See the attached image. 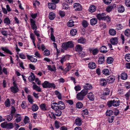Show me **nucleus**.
<instances>
[{
    "instance_id": "nucleus-1",
    "label": "nucleus",
    "mask_w": 130,
    "mask_h": 130,
    "mask_svg": "<svg viewBox=\"0 0 130 130\" xmlns=\"http://www.w3.org/2000/svg\"><path fill=\"white\" fill-rule=\"evenodd\" d=\"M119 100L114 99L113 100L109 101L108 102L107 105L108 107H110L112 106L116 107L118 106L120 103Z\"/></svg>"
},
{
    "instance_id": "nucleus-2",
    "label": "nucleus",
    "mask_w": 130,
    "mask_h": 130,
    "mask_svg": "<svg viewBox=\"0 0 130 130\" xmlns=\"http://www.w3.org/2000/svg\"><path fill=\"white\" fill-rule=\"evenodd\" d=\"M42 86L44 88H51L53 89L55 88V85L53 83H51L47 81H45L42 84Z\"/></svg>"
},
{
    "instance_id": "nucleus-3",
    "label": "nucleus",
    "mask_w": 130,
    "mask_h": 130,
    "mask_svg": "<svg viewBox=\"0 0 130 130\" xmlns=\"http://www.w3.org/2000/svg\"><path fill=\"white\" fill-rule=\"evenodd\" d=\"M74 44L72 41H69L63 43L62 45V47L64 50H67L69 48H72Z\"/></svg>"
},
{
    "instance_id": "nucleus-4",
    "label": "nucleus",
    "mask_w": 130,
    "mask_h": 130,
    "mask_svg": "<svg viewBox=\"0 0 130 130\" xmlns=\"http://www.w3.org/2000/svg\"><path fill=\"white\" fill-rule=\"evenodd\" d=\"M57 106L58 109L61 110H63L65 108L64 104L61 101H59L58 102V105H57Z\"/></svg>"
},
{
    "instance_id": "nucleus-5",
    "label": "nucleus",
    "mask_w": 130,
    "mask_h": 130,
    "mask_svg": "<svg viewBox=\"0 0 130 130\" xmlns=\"http://www.w3.org/2000/svg\"><path fill=\"white\" fill-rule=\"evenodd\" d=\"M69 58V56L68 55L63 56L60 58L59 61L62 64H63L64 62H65L67 60H68Z\"/></svg>"
},
{
    "instance_id": "nucleus-6",
    "label": "nucleus",
    "mask_w": 130,
    "mask_h": 130,
    "mask_svg": "<svg viewBox=\"0 0 130 130\" xmlns=\"http://www.w3.org/2000/svg\"><path fill=\"white\" fill-rule=\"evenodd\" d=\"M6 9L3 7H2V8L3 12L5 14H7L8 12H10L11 11V9L9 5H6Z\"/></svg>"
},
{
    "instance_id": "nucleus-7",
    "label": "nucleus",
    "mask_w": 130,
    "mask_h": 130,
    "mask_svg": "<svg viewBox=\"0 0 130 130\" xmlns=\"http://www.w3.org/2000/svg\"><path fill=\"white\" fill-rule=\"evenodd\" d=\"M73 7L76 10L79 11L81 10L82 9L81 5L78 3H75L74 4Z\"/></svg>"
},
{
    "instance_id": "nucleus-8",
    "label": "nucleus",
    "mask_w": 130,
    "mask_h": 130,
    "mask_svg": "<svg viewBox=\"0 0 130 130\" xmlns=\"http://www.w3.org/2000/svg\"><path fill=\"white\" fill-rule=\"evenodd\" d=\"M89 49L90 52L94 55H96L99 52V50L97 48H89Z\"/></svg>"
},
{
    "instance_id": "nucleus-9",
    "label": "nucleus",
    "mask_w": 130,
    "mask_h": 130,
    "mask_svg": "<svg viewBox=\"0 0 130 130\" xmlns=\"http://www.w3.org/2000/svg\"><path fill=\"white\" fill-rule=\"evenodd\" d=\"M30 21L31 23V28L33 30H37V26L35 24V21L32 19H30Z\"/></svg>"
},
{
    "instance_id": "nucleus-10",
    "label": "nucleus",
    "mask_w": 130,
    "mask_h": 130,
    "mask_svg": "<svg viewBox=\"0 0 130 130\" xmlns=\"http://www.w3.org/2000/svg\"><path fill=\"white\" fill-rule=\"evenodd\" d=\"M105 15L106 14L105 13H102L97 14L96 17L99 20H104V17Z\"/></svg>"
},
{
    "instance_id": "nucleus-11",
    "label": "nucleus",
    "mask_w": 130,
    "mask_h": 130,
    "mask_svg": "<svg viewBox=\"0 0 130 130\" xmlns=\"http://www.w3.org/2000/svg\"><path fill=\"white\" fill-rule=\"evenodd\" d=\"M27 57L28 59L30 60L32 62H36L37 61V59L33 57L32 56L27 55Z\"/></svg>"
},
{
    "instance_id": "nucleus-12",
    "label": "nucleus",
    "mask_w": 130,
    "mask_h": 130,
    "mask_svg": "<svg viewBox=\"0 0 130 130\" xmlns=\"http://www.w3.org/2000/svg\"><path fill=\"white\" fill-rule=\"evenodd\" d=\"M14 117L15 119V120L16 122H19L21 121L22 117L20 115L18 114H15Z\"/></svg>"
},
{
    "instance_id": "nucleus-13",
    "label": "nucleus",
    "mask_w": 130,
    "mask_h": 130,
    "mask_svg": "<svg viewBox=\"0 0 130 130\" xmlns=\"http://www.w3.org/2000/svg\"><path fill=\"white\" fill-rule=\"evenodd\" d=\"M116 7V4H111L107 7L106 11L108 12H109L113 8H115Z\"/></svg>"
},
{
    "instance_id": "nucleus-14",
    "label": "nucleus",
    "mask_w": 130,
    "mask_h": 130,
    "mask_svg": "<svg viewBox=\"0 0 130 130\" xmlns=\"http://www.w3.org/2000/svg\"><path fill=\"white\" fill-rule=\"evenodd\" d=\"M87 97L89 100L91 101H93L94 100V95L92 92L89 93L87 95Z\"/></svg>"
},
{
    "instance_id": "nucleus-15",
    "label": "nucleus",
    "mask_w": 130,
    "mask_h": 130,
    "mask_svg": "<svg viewBox=\"0 0 130 130\" xmlns=\"http://www.w3.org/2000/svg\"><path fill=\"white\" fill-rule=\"evenodd\" d=\"M1 49L3 51H4L5 52L8 54L11 55L13 54L12 52L6 47H1Z\"/></svg>"
},
{
    "instance_id": "nucleus-16",
    "label": "nucleus",
    "mask_w": 130,
    "mask_h": 130,
    "mask_svg": "<svg viewBox=\"0 0 130 130\" xmlns=\"http://www.w3.org/2000/svg\"><path fill=\"white\" fill-rule=\"evenodd\" d=\"M97 7L94 5H91L89 7V11L91 13L94 12L96 10Z\"/></svg>"
},
{
    "instance_id": "nucleus-17",
    "label": "nucleus",
    "mask_w": 130,
    "mask_h": 130,
    "mask_svg": "<svg viewBox=\"0 0 130 130\" xmlns=\"http://www.w3.org/2000/svg\"><path fill=\"white\" fill-rule=\"evenodd\" d=\"M104 59L105 57L104 56L102 55L100 56L98 60L99 63L100 64L103 63L104 61Z\"/></svg>"
},
{
    "instance_id": "nucleus-18",
    "label": "nucleus",
    "mask_w": 130,
    "mask_h": 130,
    "mask_svg": "<svg viewBox=\"0 0 130 130\" xmlns=\"http://www.w3.org/2000/svg\"><path fill=\"white\" fill-rule=\"evenodd\" d=\"M84 97L81 93H78L76 95V98L79 100H82Z\"/></svg>"
},
{
    "instance_id": "nucleus-19",
    "label": "nucleus",
    "mask_w": 130,
    "mask_h": 130,
    "mask_svg": "<svg viewBox=\"0 0 130 130\" xmlns=\"http://www.w3.org/2000/svg\"><path fill=\"white\" fill-rule=\"evenodd\" d=\"M118 10L119 12L122 13L125 11V8L123 5H119L118 7Z\"/></svg>"
},
{
    "instance_id": "nucleus-20",
    "label": "nucleus",
    "mask_w": 130,
    "mask_h": 130,
    "mask_svg": "<svg viewBox=\"0 0 130 130\" xmlns=\"http://www.w3.org/2000/svg\"><path fill=\"white\" fill-rule=\"evenodd\" d=\"M115 78L113 76H110L108 77L107 81L109 83H111L113 82L115 80Z\"/></svg>"
},
{
    "instance_id": "nucleus-21",
    "label": "nucleus",
    "mask_w": 130,
    "mask_h": 130,
    "mask_svg": "<svg viewBox=\"0 0 130 130\" xmlns=\"http://www.w3.org/2000/svg\"><path fill=\"white\" fill-rule=\"evenodd\" d=\"M97 19L95 18H93L90 20V24L92 25H95L97 22Z\"/></svg>"
},
{
    "instance_id": "nucleus-22",
    "label": "nucleus",
    "mask_w": 130,
    "mask_h": 130,
    "mask_svg": "<svg viewBox=\"0 0 130 130\" xmlns=\"http://www.w3.org/2000/svg\"><path fill=\"white\" fill-rule=\"evenodd\" d=\"M48 6L49 8L52 10H54L56 8V5L53 3H48Z\"/></svg>"
},
{
    "instance_id": "nucleus-23",
    "label": "nucleus",
    "mask_w": 130,
    "mask_h": 130,
    "mask_svg": "<svg viewBox=\"0 0 130 130\" xmlns=\"http://www.w3.org/2000/svg\"><path fill=\"white\" fill-rule=\"evenodd\" d=\"M89 68L91 69H93L96 68L95 64V63L91 62L88 64Z\"/></svg>"
},
{
    "instance_id": "nucleus-24",
    "label": "nucleus",
    "mask_w": 130,
    "mask_h": 130,
    "mask_svg": "<svg viewBox=\"0 0 130 130\" xmlns=\"http://www.w3.org/2000/svg\"><path fill=\"white\" fill-rule=\"evenodd\" d=\"M111 43L113 45L117 44L118 42V40L117 38H114L111 39L110 40Z\"/></svg>"
},
{
    "instance_id": "nucleus-25",
    "label": "nucleus",
    "mask_w": 130,
    "mask_h": 130,
    "mask_svg": "<svg viewBox=\"0 0 130 130\" xmlns=\"http://www.w3.org/2000/svg\"><path fill=\"white\" fill-rule=\"evenodd\" d=\"M40 109L42 110L45 111L47 110V107L45 104L42 103L41 104L40 106Z\"/></svg>"
},
{
    "instance_id": "nucleus-26",
    "label": "nucleus",
    "mask_w": 130,
    "mask_h": 130,
    "mask_svg": "<svg viewBox=\"0 0 130 130\" xmlns=\"http://www.w3.org/2000/svg\"><path fill=\"white\" fill-rule=\"evenodd\" d=\"M100 50L101 52L105 53L107 52V47L105 46H102L100 48Z\"/></svg>"
},
{
    "instance_id": "nucleus-27",
    "label": "nucleus",
    "mask_w": 130,
    "mask_h": 130,
    "mask_svg": "<svg viewBox=\"0 0 130 130\" xmlns=\"http://www.w3.org/2000/svg\"><path fill=\"white\" fill-rule=\"evenodd\" d=\"M55 14L53 12H50L49 13L48 18L50 20H53L55 18Z\"/></svg>"
},
{
    "instance_id": "nucleus-28",
    "label": "nucleus",
    "mask_w": 130,
    "mask_h": 130,
    "mask_svg": "<svg viewBox=\"0 0 130 130\" xmlns=\"http://www.w3.org/2000/svg\"><path fill=\"white\" fill-rule=\"evenodd\" d=\"M35 76L33 73H31V74L29 77L28 79L30 82H31L34 80L35 79Z\"/></svg>"
},
{
    "instance_id": "nucleus-29",
    "label": "nucleus",
    "mask_w": 130,
    "mask_h": 130,
    "mask_svg": "<svg viewBox=\"0 0 130 130\" xmlns=\"http://www.w3.org/2000/svg\"><path fill=\"white\" fill-rule=\"evenodd\" d=\"M116 31L113 29H111L109 30V34L111 36H114L116 34Z\"/></svg>"
},
{
    "instance_id": "nucleus-30",
    "label": "nucleus",
    "mask_w": 130,
    "mask_h": 130,
    "mask_svg": "<svg viewBox=\"0 0 130 130\" xmlns=\"http://www.w3.org/2000/svg\"><path fill=\"white\" fill-rule=\"evenodd\" d=\"M107 84L106 81V80L104 78L101 79L100 85L102 86H105Z\"/></svg>"
},
{
    "instance_id": "nucleus-31",
    "label": "nucleus",
    "mask_w": 130,
    "mask_h": 130,
    "mask_svg": "<svg viewBox=\"0 0 130 130\" xmlns=\"http://www.w3.org/2000/svg\"><path fill=\"white\" fill-rule=\"evenodd\" d=\"M10 89L11 91L14 93L17 92L19 90L18 87H11Z\"/></svg>"
},
{
    "instance_id": "nucleus-32",
    "label": "nucleus",
    "mask_w": 130,
    "mask_h": 130,
    "mask_svg": "<svg viewBox=\"0 0 130 130\" xmlns=\"http://www.w3.org/2000/svg\"><path fill=\"white\" fill-rule=\"evenodd\" d=\"M47 68L49 70L55 72L56 68L55 67L50 65H47Z\"/></svg>"
},
{
    "instance_id": "nucleus-33",
    "label": "nucleus",
    "mask_w": 130,
    "mask_h": 130,
    "mask_svg": "<svg viewBox=\"0 0 130 130\" xmlns=\"http://www.w3.org/2000/svg\"><path fill=\"white\" fill-rule=\"evenodd\" d=\"M102 73L105 75H108L110 74V72L109 70L107 69H105L102 71Z\"/></svg>"
},
{
    "instance_id": "nucleus-34",
    "label": "nucleus",
    "mask_w": 130,
    "mask_h": 130,
    "mask_svg": "<svg viewBox=\"0 0 130 130\" xmlns=\"http://www.w3.org/2000/svg\"><path fill=\"white\" fill-rule=\"evenodd\" d=\"M127 77V74L125 73H123L121 74V78L122 80H125L126 79Z\"/></svg>"
},
{
    "instance_id": "nucleus-35",
    "label": "nucleus",
    "mask_w": 130,
    "mask_h": 130,
    "mask_svg": "<svg viewBox=\"0 0 130 130\" xmlns=\"http://www.w3.org/2000/svg\"><path fill=\"white\" fill-rule=\"evenodd\" d=\"M31 108L32 111H35L38 110L39 107L37 104H34L32 106Z\"/></svg>"
},
{
    "instance_id": "nucleus-36",
    "label": "nucleus",
    "mask_w": 130,
    "mask_h": 130,
    "mask_svg": "<svg viewBox=\"0 0 130 130\" xmlns=\"http://www.w3.org/2000/svg\"><path fill=\"white\" fill-rule=\"evenodd\" d=\"M76 51L78 52L82 51L83 50V48L81 46L79 45H77L75 47Z\"/></svg>"
},
{
    "instance_id": "nucleus-37",
    "label": "nucleus",
    "mask_w": 130,
    "mask_h": 130,
    "mask_svg": "<svg viewBox=\"0 0 130 130\" xmlns=\"http://www.w3.org/2000/svg\"><path fill=\"white\" fill-rule=\"evenodd\" d=\"M84 87L85 89H87V90L88 89H91L92 88V87L91 85L88 83L86 84L84 86Z\"/></svg>"
},
{
    "instance_id": "nucleus-38",
    "label": "nucleus",
    "mask_w": 130,
    "mask_h": 130,
    "mask_svg": "<svg viewBox=\"0 0 130 130\" xmlns=\"http://www.w3.org/2000/svg\"><path fill=\"white\" fill-rule=\"evenodd\" d=\"M86 41V40L85 38L81 37H80V39L77 40L78 43L82 44L84 43Z\"/></svg>"
},
{
    "instance_id": "nucleus-39",
    "label": "nucleus",
    "mask_w": 130,
    "mask_h": 130,
    "mask_svg": "<svg viewBox=\"0 0 130 130\" xmlns=\"http://www.w3.org/2000/svg\"><path fill=\"white\" fill-rule=\"evenodd\" d=\"M113 61V58L111 57H108L107 59V63L109 64L112 63Z\"/></svg>"
},
{
    "instance_id": "nucleus-40",
    "label": "nucleus",
    "mask_w": 130,
    "mask_h": 130,
    "mask_svg": "<svg viewBox=\"0 0 130 130\" xmlns=\"http://www.w3.org/2000/svg\"><path fill=\"white\" fill-rule=\"evenodd\" d=\"M32 88L36 90L38 92L41 91V89L40 87L36 85H34L32 86Z\"/></svg>"
},
{
    "instance_id": "nucleus-41",
    "label": "nucleus",
    "mask_w": 130,
    "mask_h": 130,
    "mask_svg": "<svg viewBox=\"0 0 130 130\" xmlns=\"http://www.w3.org/2000/svg\"><path fill=\"white\" fill-rule=\"evenodd\" d=\"M76 124L78 126H80L81 124V120L80 119L77 118L75 121Z\"/></svg>"
},
{
    "instance_id": "nucleus-42",
    "label": "nucleus",
    "mask_w": 130,
    "mask_h": 130,
    "mask_svg": "<svg viewBox=\"0 0 130 130\" xmlns=\"http://www.w3.org/2000/svg\"><path fill=\"white\" fill-rule=\"evenodd\" d=\"M55 93L58 99L59 100H61L62 99V97L61 93L58 91L56 90L55 91Z\"/></svg>"
},
{
    "instance_id": "nucleus-43",
    "label": "nucleus",
    "mask_w": 130,
    "mask_h": 130,
    "mask_svg": "<svg viewBox=\"0 0 130 130\" xmlns=\"http://www.w3.org/2000/svg\"><path fill=\"white\" fill-rule=\"evenodd\" d=\"M70 32L71 35L74 36L76 35L77 33V30L75 29H73L71 30Z\"/></svg>"
},
{
    "instance_id": "nucleus-44",
    "label": "nucleus",
    "mask_w": 130,
    "mask_h": 130,
    "mask_svg": "<svg viewBox=\"0 0 130 130\" xmlns=\"http://www.w3.org/2000/svg\"><path fill=\"white\" fill-rule=\"evenodd\" d=\"M88 92V90L84 88L80 92V93L84 96L87 94Z\"/></svg>"
},
{
    "instance_id": "nucleus-45",
    "label": "nucleus",
    "mask_w": 130,
    "mask_h": 130,
    "mask_svg": "<svg viewBox=\"0 0 130 130\" xmlns=\"http://www.w3.org/2000/svg\"><path fill=\"white\" fill-rule=\"evenodd\" d=\"M4 23L7 24L8 25L10 23V21L9 18L8 17L5 18L4 20Z\"/></svg>"
},
{
    "instance_id": "nucleus-46",
    "label": "nucleus",
    "mask_w": 130,
    "mask_h": 130,
    "mask_svg": "<svg viewBox=\"0 0 130 130\" xmlns=\"http://www.w3.org/2000/svg\"><path fill=\"white\" fill-rule=\"evenodd\" d=\"M76 107L78 108H81L83 106V104L80 102H78L76 104Z\"/></svg>"
},
{
    "instance_id": "nucleus-47",
    "label": "nucleus",
    "mask_w": 130,
    "mask_h": 130,
    "mask_svg": "<svg viewBox=\"0 0 130 130\" xmlns=\"http://www.w3.org/2000/svg\"><path fill=\"white\" fill-rule=\"evenodd\" d=\"M62 9L65 10L68 9L69 8L68 5L66 3H63L62 4Z\"/></svg>"
},
{
    "instance_id": "nucleus-48",
    "label": "nucleus",
    "mask_w": 130,
    "mask_h": 130,
    "mask_svg": "<svg viewBox=\"0 0 130 130\" xmlns=\"http://www.w3.org/2000/svg\"><path fill=\"white\" fill-rule=\"evenodd\" d=\"M74 26V22L72 20H70L68 23V26L70 27H72Z\"/></svg>"
},
{
    "instance_id": "nucleus-49",
    "label": "nucleus",
    "mask_w": 130,
    "mask_h": 130,
    "mask_svg": "<svg viewBox=\"0 0 130 130\" xmlns=\"http://www.w3.org/2000/svg\"><path fill=\"white\" fill-rule=\"evenodd\" d=\"M50 54V51L47 49L45 50L43 53V55L45 56H48Z\"/></svg>"
},
{
    "instance_id": "nucleus-50",
    "label": "nucleus",
    "mask_w": 130,
    "mask_h": 130,
    "mask_svg": "<svg viewBox=\"0 0 130 130\" xmlns=\"http://www.w3.org/2000/svg\"><path fill=\"white\" fill-rule=\"evenodd\" d=\"M109 89L108 88H106L104 89L103 92V94L104 95H107L109 94Z\"/></svg>"
},
{
    "instance_id": "nucleus-51",
    "label": "nucleus",
    "mask_w": 130,
    "mask_h": 130,
    "mask_svg": "<svg viewBox=\"0 0 130 130\" xmlns=\"http://www.w3.org/2000/svg\"><path fill=\"white\" fill-rule=\"evenodd\" d=\"M27 99L29 102L31 104H32L34 102L33 98L30 95L27 96Z\"/></svg>"
},
{
    "instance_id": "nucleus-52",
    "label": "nucleus",
    "mask_w": 130,
    "mask_h": 130,
    "mask_svg": "<svg viewBox=\"0 0 130 130\" xmlns=\"http://www.w3.org/2000/svg\"><path fill=\"white\" fill-rule=\"evenodd\" d=\"M82 24L84 27L86 28L88 26V24L87 21L84 20L82 22Z\"/></svg>"
},
{
    "instance_id": "nucleus-53",
    "label": "nucleus",
    "mask_w": 130,
    "mask_h": 130,
    "mask_svg": "<svg viewBox=\"0 0 130 130\" xmlns=\"http://www.w3.org/2000/svg\"><path fill=\"white\" fill-rule=\"evenodd\" d=\"M29 121V119L28 117L25 116L24 120V122L25 124H27Z\"/></svg>"
},
{
    "instance_id": "nucleus-54",
    "label": "nucleus",
    "mask_w": 130,
    "mask_h": 130,
    "mask_svg": "<svg viewBox=\"0 0 130 130\" xmlns=\"http://www.w3.org/2000/svg\"><path fill=\"white\" fill-rule=\"evenodd\" d=\"M125 59L126 61L128 62L130 61V54H128L126 55Z\"/></svg>"
},
{
    "instance_id": "nucleus-55",
    "label": "nucleus",
    "mask_w": 130,
    "mask_h": 130,
    "mask_svg": "<svg viewBox=\"0 0 130 130\" xmlns=\"http://www.w3.org/2000/svg\"><path fill=\"white\" fill-rule=\"evenodd\" d=\"M14 125L12 123H7V128L10 129L14 127Z\"/></svg>"
},
{
    "instance_id": "nucleus-56",
    "label": "nucleus",
    "mask_w": 130,
    "mask_h": 130,
    "mask_svg": "<svg viewBox=\"0 0 130 130\" xmlns=\"http://www.w3.org/2000/svg\"><path fill=\"white\" fill-rule=\"evenodd\" d=\"M21 106L23 109H25L27 107V104L26 102L25 101L22 102L21 104Z\"/></svg>"
},
{
    "instance_id": "nucleus-57",
    "label": "nucleus",
    "mask_w": 130,
    "mask_h": 130,
    "mask_svg": "<svg viewBox=\"0 0 130 130\" xmlns=\"http://www.w3.org/2000/svg\"><path fill=\"white\" fill-rule=\"evenodd\" d=\"M55 127L57 129H58L60 127V123L57 121H55L54 123Z\"/></svg>"
},
{
    "instance_id": "nucleus-58",
    "label": "nucleus",
    "mask_w": 130,
    "mask_h": 130,
    "mask_svg": "<svg viewBox=\"0 0 130 130\" xmlns=\"http://www.w3.org/2000/svg\"><path fill=\"white\" fill-rule=\"evenodd\" d=\"M113 112V111L111 110H107L106 112V115L107 116H109L112 115Z\"/></svg>"
},
{
    "instance_id": "nucleus-59",
    "label": "nucleus",
    "mask_w": 130,
    "mask_h": 130,
    "mask_svg": "<svg viewBox=\"0 0 130 130\" xmlns=\"http://www.w3.org/2000/svg\"><path fill=\"white\" fill-rule=\"evenodd\" d=\"M35 56L37 58H40L41 57V56L38 52L36 51L34 54Z\"/></svg>"
},
{
    "instance_id": "nucleus-60",
    "label": "nucleus",
    "mask_w": 130,
    "mask_h": 130,
    "mask_svg": "<svg viewBox=\"0 0 130 130\" xmlns=\"http://www.w3.org/2000/svg\"><path fill=\"white\" fill-rule=\"evenodd\" d=\"M61 112L60 110H57L56 111L55 115L57 116H60L61 114Z\"/></svg>"
},
{
    "instance_id": "nucleus-61",
    "label": "nucleus",
    "mask_w": 130,
    "mask_h": 130,
    "mask_svg": "<svg viewBox=\"0 0 130 130\" xmlns=\"http://www.w3.org/2000/svg\"><path fill=\"white\" fill-rule=\"evenodd\" d=\"M30 37L31 39L32 40V41L34 42V40H35V38L34 35L31 32L30 33Z\"/></svg>"
},
{
    "instance_id": "nucleus-62",
    "label": "nucleus",
    "mask_w": 130,
    "mask_h": 130,
    "mask_svg": "<svg viewBox=\"0 0 130 130\" xmlns=\"http://www.w3.org/2000/svg\"><path fill=\"white\" fill-rule=\"evenodd\" d=\"M125 35L127 36H128L130 35V30L129 29L126 30L125 31Z\"/></svg>"
},
{
    "instance_id": "nucleus-63",
    "label": "nucleus",
    "mask_w": 130,
    "mask_h": 130,
    "mask_svg": "<svg viewBox=\"0 0 130 130\" xmlns=\"http://www.w3.org/2000/svg\"><path fill=\"white\" fill-rule=\"evenodd\" d=\"M125 4L127 7H130V0H125Z\"/></svg>"
},
{
    "instance_id": "nucleus-64",
    "label": "nucleus",
    "mask_w": 130,
    "mask_h": 130,
    "mask_svg": "<svg viewBox=\"0 0 130 130\" xmlns=\"http://www.w3.org/2000/svg\"><path fill=\"white\" fill-rule=\"evenodd\" d=\"M59 14L60 15L61 17H63L64 16L65 13L64 11L60 10L59 11Z\"/></svg>"
}]
</instances>
